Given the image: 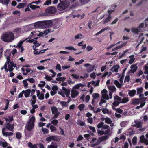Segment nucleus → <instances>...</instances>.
<instances>
[{
	"label": "nucleus",
	"instance_id": "f257e3e1",
	"mask_svg": "<svg viewBox=\"0 0 148 148\" xmlns=\"http://www.w3.org/2000/svg\"><path fill=\"white\" fill-rule=\"evenodd\" d=\"M5 56L6 57L5 58H6L7 61L5 63L4 67L1 68V69L2 70L4 69L6 72H8L9 71V50L7 49L5 51Z\"/></svg>",
	"mask_w": 148,
	"mask_h": 148
},
{
	"label": "nucleus",
	"instance_id": "7ed1b4c3",
	"mask_svg": "<svg viewBox=\"0 0 148 148\" xmlns=\"http://www.w3.org/2000/svg\"><path fill=\"white\" fill-rule=\"evenodd\" d=\"M9 130V124L8 123L6 126L3 129L2 132L3 135L5 136H8L9 135V133L7 132Z\"/></svg>",
	"mask_w": 148,
	"mask_h": 148
},
{
	"label": "nucleus",
	"instance_id": "20e7f679",
	"mask_svg": "<svg viewBox=\"0 0 148 148\" xmlns=\"http://www.w3.org/2000/svg\"><path fill=\"white\" fill-rule=\"evenodd\" d=\"M8 143L5 141H0V145H2L4 147H6L8 145Z\"/></svg>",
	"mask_w": 148,
	"mask_h": 148
},
{
	"label": "nucleus",
	"instance_id": "39448f33",
	"mask_svg": "<svg viewBox=\"0 0 148 148\" xmlns=\"http://www.w3.org/2000/svg\"><path fill=\"white\" fill-rule=\"evenodd\" d=\"M5 103H6V107L4 108H3V110H6L8 108V105L9 103V101L8 99H4Z\"/></svg>",
	"mask_w": 148,
	"mask_h": 148
},
{
	"label": "nucleus",
	"instance_id": "9d476101",
	"mask_svg": "<svg viewBox=\"0 0 148 148\" xmlns=\"http://www.w3.org/2000/svg\"><path fill=\"white\" fill-rule=\"evenodd\" d=\"M7 148H9V147H8Z\"/></svg>",
	"mask_w": 148,
	"mask_h": 148
},
{
	"label": "nucleus",
	"instance_id": "9b49d317",
	"mask_svg": "<svg viewBox=\"0 0 148 148\" xmlns=\"http://www.w3.org/2000/svg\"><path fill=\"white\" fill-rule=\"evenodd\" d=\"M2 28H3V29H4V27H3Z\"/></svg>",
	"mask_w": 148,
	"mask_h": 148
},
{
	"label": "nucleus",
	"instance_id": "6e6552de",
	"mask_svg": "<svg viewBox=\"0 0 148 148\" xmlns=\"http://www.w3.org/2000/svg\"><path fill=\"white\" fill-rule=\"evenodd\" d=\"M4 16V15L3 14H0V18H1L3 17Z\"/></svg>",
	"mask_w": 148,
	"mask_h": 148
},
{
	"label": "nucleus",
	"instance_id": "0eeeda50",
	"mask_svg": "<svg viewBox=\"0 0 148 148\" xmlns=\"http://www.w3.org/2000/svg\"><path fill=\"white\" fill-rule=\"evenodd\" d=\"M3 52V49L2 46L0 45V58H1L2 53Z\"/></svg>",
	"mask_w": 148,
	"mask_h": 148
},
{
	"label": "nucleus",
	"instance_id": "1a4fd4ad",
	"mask_svg": "<svg viewBox=\"0 0 148 148\" xmlns=\"http://www.w3.org/2000/svg\"><path fill=\"white\" fill-rule=\"evenodd\" d=\"M4 113V112H0V115H2Z\"/></svg>",
	"mask_w": 148,
	"mask_h": 148
},
{
	"label": "nucleus",
	"instance_id": "f03ea898",
	"mask_svg": "<svg viewBox=\"0 0 148 148\" xmlns=\"http://www.w3.org/2000/svg\"><path fill=\"white\" fill-rule=\"evenodd\" d=\"M1 38L5 42H9V32H6L3 33L1 36Z\"/></svg>",
	"mask_w": 148,
	"mask_h": 148
},
{
	"label": "nucleus",
	"instance_id": "423d86ee",
	"mask_svg": "<svg viewBox=\"0 0 148 148\" xmlns=\"http://www.w3.org/2000/svg\"><path fill=\"white\" fill-rule=\"evenodd\" d=\"M9 0H0V3L3 4L8 5L9 3Z\"/></svg>",
	"mask_w": 148,
	"mask_h": 148
}]
</instances>
